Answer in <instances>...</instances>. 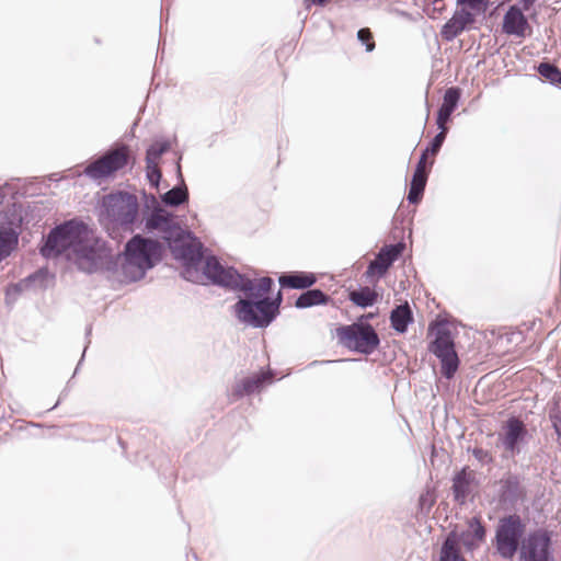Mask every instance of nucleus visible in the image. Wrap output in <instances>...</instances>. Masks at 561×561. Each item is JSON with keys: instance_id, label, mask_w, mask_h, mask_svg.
Returning <instances> with one entry per match:
<instances>
[{"instance_id": "1", "label": "nucleus", "mask_w": 561, "mask_h": 561, "mask_svg": "<svg viewBox=\"0 0 561 561\" xmlns=\"http://www.w3.org/2000/svg\"><path fill=\"white\" fill-rule=\"evenodd\" d=\"M274 285L270 276L251 278V289L241 290L240 297L231 307L234 318L245 327L265 329L279 316L283 296L280 290L276 297L268 294Z\"/></svg>"}, {"instance_id": "2", "label": "nucleus", "mask_w": 561, "mask_h": 561, "mask_svg": "<svg viewBox=\"0 0 561 561\" xmlns=\"http://www.w3.org/2000/svg\"><path fill=\"white\" fill-rule=\"evenodd\" d=\"M119 257L118 280L133 283L145 277L162 257V247L157 240L135 234L125 244L123 253H116Z\"/></svg>"}, {"instance_id": "3", "label": "nucleus", "mask_w": 561, "mask_h": 561, "mask_svg": "<svg viewBox=\"0 0 561 561\" xmlns=\"http://www.w3.org/2000/svg\"><path fill=\"white\" fill-rule=\"evenodd\" d=\"M73 262L85 274L106 273L118 278L119 257L102 238H92L89 234L75 253Z\"/></svg>"}, {"instance_id": "4", "label": "nucleus", "mask_w": 561, "mask_h": 561, "mask_svg": "<svg viewBox=\"0 0 561 561\" xmlns=\"http://www.w3.org/2000/svg\"><path fill=\"white\" fill-rule=\"evenodd\" d=\"M89 234L92 231L83 221L66 220L50 229L39 253L45 259L59 256L68 250H72L75 254Z\"/></svg>"}, {"instance_id": "5", "label": "nucleus", "mask_w": 561, "mask_h": 561, "mask_svg": "<svg viewBox=\"0 0 561 561\" xmlns=\"http://www.w3.org/2000/svg\"><path fill=\"white\" fill-rule=\"evenodd\" d=\"M101 208V215L106 220L125 230H131L138 215L139 204L135 194L117 191L103 196Z\"/></svg>"}, {"instance_id": "6", "label": "nucleus", "mask_w": 561, "mask_h": 561, "mask_svg": "<svg viewBox=\"0 0 561 561\" xmlns=\"http://www.w3.org/2000/svg\"><path fill=\"white\" fill-rule=\"evenodd\" d=\"M203 277H206L213 285L230 291L250 290L252 288V277L239 273L233 266L221 264L215 255L206 257L203 272L196 268V283H201Z\"/></svg>"}, {"instance_id": "7", "label": "nucleus", "mask_w": 561, "mask_h": 561, "mask_svg": "<svg viewBox=\"0 0 561 561\" xmlns=\"http://www.w3.org/2000/svg\"><path fill=\"white\" fill-rule=\"evenodd\" d=\"M165 242L172 255L185 264L183 276L190 280V275L194 272L192 267H197L203 259V243L192 232L182 228H176L174 236L165 237Z\"/></svg>"}, {"instance_id": "8", "label": "nucleus", "mask_w": 561, "mask_h": 561, "mask_svg": "<svg viewBox=\"0 0 561 561\" xmlns=\"http://www.w3.org/2000/svg\"><path fill=\"white\" fill-rule=\"evenodd\" d=\"M336 336L344 347L364 355H370L380 344L374 327L362 321L337 328Z\"/></svg>"}, {"instance_id": "9", "label": "nucleus", "mask_w": 561, "mask_h": 561, "mask_svg": "<svg viewBox=\"0 0 561 561\" xmlns=\"http://www.w3.org/2000/svg\"><path fill=\"white\" fill-rule=\"evenodd\" d=\"M428 351L440 360L442 375L447 379H451L459 368V358L447 322L436 323L435 339L430 344Z\"/></svg>"}, {"instance_id": "10", "label": "nucleus", "mask_w": 561, "mask_h": 561, "mask_svg": "<svg viewBox=\"0 0 561 561\" xmlns=\"http://www.w3.org/2000/svg\"><path fill=\"white\" fill-rule=\"evenodd\" d=\"M525 526L522 518L517 514H512L500 519L495 541L499 554L502 558H512L519 547L520 538L524 534Z\"/></svg>"}, {"instance_id": "11", "label": "nucleus", "mask_w": 561, "mask_h": 561, "mask_svg": "<svg viewBox=\"0 0 561 561\" xmlns=\"http://www.w3.org/2000/svg\"><path fill=\"white\" fill-rule=\"evenodd\" d=\"M128 162V149L126 146H121L116 149L106 151L96 160L88 164L82 174L90 180L100 183L101 180L114 174L122 170Z\"/></svg>"}, {"instance_id": "12", "label": "nucleus", "mask_w": 561, "mask_h": 561, "mask_svg": "<svg viewBox=\"0 0 561 561\" xmlns=\"http://www.w3.org/2000/svg\"><path fill=\"white\" fill-rule=\"evenodd\" d=\"M519 561H554L550 533L546 529L529 533L522 542Z\"/></svg>"}, {"instance_id": "13", "label": "nucleus", "mask_w": 561, "mask_h": 561, "mask_svg": "<svg viewBox=\"0 0 561 561\" xmlns=\"http://www.w3.org/2000/svg\"><path fill=\"white\" fill-rule=\"evenodd\" d=\"M145 196V208L152 209L151 214L146 219V227L149 230H161L163 232L162 238L172 237L175 234V229L181 228L178 222L174 221L172 214L161 208L154 195Z\"/></svg>"}, {"instance_id": "14", "label": "nucleus", "mask_w": 561, "mask_h": 561, "mask_svg": "<svg viewBox=\"0 0 561 561\" xmlns=\"http://www.w3.org/2000/svg\"><path fill=\"white\" fill-rule=\"evenodd\" d=\"M405 245L403 242L389 244L382 247L377 253L375 260H373L366 271L367 276H371L377 273L379 276H383L393 262L401 255Z\"/></svg>"}, {"instance_id": "15", "label": "nucleus", "mask_w": 561, "mask_h": 561, "mask_svg": "<svg viewBox=\"0 0 561 561\" xmlns=\"http://www.w3.org/2000/svg\"><path fill=\"white\" fill-rule=\"evenodd\" d=\"M504 434L501 438L503 447L515 455L520 451L519 444L523 443L528 434L526 425L516 416H511L503 427Z\"/></svg>"}, {"instance_id": "16", "label": "nucleus", "mask_w": 561, "mask_h": 561, "mask_svg": "<svg viewBox=\"0 0 561 561\" xmlns=\"http://www.w3.org/2000/svg\"><path fill=\"white\" fill-rule=\"evenodd\" d=\"M272 378L273 375L271 371H261L238 380L231 391L232 400H239L245 396H251L255 392H259L264 382L271 380Z\"/></svg>"}, {"instance_id": "17", "label": "nucleus", "mask_w": 561, "mask_h": 561, "mask_svg": "<svg viewBox=\"0 0 561 561\" xmlns=\"http://www.w3.org/2000/svg\"><path fill=\"white\" fill-rule=\"evenodd\" d=\"M524 496L520 486L519 477L516 474H507L500 481V502L503 504L514 505Z\"/></svg>"}, {"instance_id": "18", "label": "nucleus", "mask_w": 561, "mask_h": 561, "mask_svg": "<svg viewBox=\"0 0 561 561\" xmlns=\"http://www.w3.org/2000/svg\"><path fill=\"white\" fill-rule=\"evenodd\" d=\"M282 288L307 290L317 283V276L312 272H289L278 277Z\"/></svg>"}, {"instance_id": "19", "label": "nucleus", "mask_w": 561, "mask_h": 561, "mask_svg": "<svg viewBox=\"0 0 561 561\" xmlns=\"http://www.w3.org/2000/svg\"><path fill=\"white\" fill-rule=\"evenodd\" d=\"M527 27L528 21L522 10L515 5L511 7L504 14L503 32L508 35L523 37Z\"/></svg>"}, {"instance_id": "20", "label": "nucleus", "mask_w": 561, "mask_h": 561, "mask_svg": "<svg viewBox=\"0 0 561 561\" xmlns=\"http://www.w3.org/2000/svg\"><path fill=\"white\" fill-rule=\"evenodd\" d=\"M472 476L467 472L466 468L458 471L453 478L454 500L459 504H465L471 491Z\"/></svg>"}, {"instance_id": "21", "label": "nucleus", "mask_w": 561, "mask_h": 561, "mask_svg": "<svg viewBox=\"0 0 561 561\" xmlns=\"http://www.w3.org/2000/svg\"><path fill=\"white\" fill-rule=\"evenodd\" d=\"M413 320V313L408 302L397 306L390 312L391 328L398 333H405Z\"/></svg>"}, {"instance_id": "22", "label": "nucleus", "mask_w": 561, "mask_h": 561, "mask_svg": "<svg viewBox=\"0 0 561 561\" xmlns=\"http://www.w3.org/2000/svg\"><path fill=\"white\" fill-rule=\"evenodd\" d=\"M180 183L161 196L162 202L170 207H178L188 201V190L181 173V165L178 162Z\"/></svg>"}, {"instance_id": "23", "label": "nucleus", "mask_w": 561, "mask_h": 561, "mask_svg": "<svg viewBox=\"0 0 561 561\" xmlns=\"http://www.w3.org/2000/svg\"><path fill=\"white\" fill-rule=\"evenodd\" d=\"M19 234L20 232L13 227H0V263L16 249Z\"/></svg>"}, {"instance_id": "24", "label": "nucleus", "mask_w": 561, "mask_h": 561, "mask_svg": "<svg viewBox=\"0 0 561 561\" xmlns=\"http://www.w3.org/2000/svg\"><path fill=\"white\" fill-rule=\"evenodd\" d=\"M330 301V296L319 288H309L305 290L295 301L297 309H307L314 306L327 305Z\"/></svg>"}, {"instance_id": "25", "label": "nucleus", "mask_w": 561, "mask_h": 561, "mask_svg": "<svg viewBox=\"0 0 561 561\" xmlns=\"http://www.w3.org/2000/svg\"><path fill=\"white\" fill-rule=\"evenodd\" d=\"M465 31L469 30L455 10L451 18L442 26L440 36L445 42L450 43Z\"/></svg>"}, {"instance_id": "26", "label": "nucleus", "mask_w": 561, "mask_h": 561, "mask_svg": "<svg viewBox=\"0 0 561 561\" xmlns=\"http://www.w3.org/2000/svg\"><path fill=\"white\" fill-rule=\"evenodd\" d=\"M426 182L427 173L413 172L407 197L410 204L416 205L422 201Z\"/></svg>"}, {"instance_id": "27", "label": "nucleus", "mask_w": 561, "mask_h": 561, "mask_svg": "<svg viewBox=\"0 0 561 561\" xmlns=\"http://www.w3.org/2000/svg\"><path fill=\"white\" fill-rule=\"evenodd\" d=\"M348 299L357 307L368 308L376 304L378 294L368 286H365L360 287L358 290H352L348 294Z\"/></svg>"}, {"instance_id": "28", "label": "nucleus", "mask_w": 561, "mask_h": 561, "mask_svg": "<svg viewBox=\"0 0 561 561\" xmlns=\"http://www.w3.org/2000/svg\"><path fill=\"white\" fill-rule=\"evenodd\" d=\"M171 142L168 139L156 140L146 150V163H158L161 156L169 151Z\"/></svg>"}, {"instance_id": "29", "label": "nucleus", "mask_w": 561, "mask_h": 561, "mask_svg": "<svg viewBox=\"0 0 561 561\" xmlns=\"http://www.w3.org/2000/svg\"><path fill=\"white\" fill-rule=\"evenodd\" d=\"M538 73L543 77L551 84H561V70L550 62H541L537 67Z\"/></svg>"}, {"instance_id": "30", "label": "nucleus", "mask_w": 561, "mask_h": 561, "mask_svg": "<svg viewBox=\"0 0 561 561\" xmlns=\"http://www.w3.org/2000/svg\"><path fill=\"white\" fill-rule=\"evenodd\" d=\"M461 96V91L457 87H451L445 91L443 103L439 106L440 110H444L450 114L457 108L459 100Z\"/></svg>"}, {"instance_id": "31", "label": "nucleus", "mask_w": 561, "mask_h": 561, "mask_svg": "<svg viewBox=\"0 0 561 561\" xmlns=\"http://www.w3.org/2000/svg\"><path fill=\"white\" fill-rule=\"evenodd\" d=\"M549 420L558 437V444L561 448V401L554 400L549 408Z\"/></svg>"}, {"instance_id": "32", "label": "nucleus", "mask_w": 561, "mask_h": 561, "mask_svg": "<svg viewBox=\"0 0 561 561\" xmlns=\"http://www.w3.org/2000/svg\"><path fill=\"white\" fill-rule=\"evenodd\" d=\"M47 276H48L47 268H39L36 272H34L33 274H31L27 277H25L24 279H22L16 285V288L19 290H22L23 288H28L32 286L33 283H35L37 280H41V282L46 280Z\"/></svg>"}, {"instance_id": "33", "label": "nucleus", "mask_w": 561, "mask_h": 561, "mask_svg": "<svg viewBox=\"0 0 561 561\" xmlns=\"http://www.w3.org/2000/svg\"><path fill=\"white\" fill-rule=\"evenodd\" d=\"M458 5L467 7L477 13H485L489 7L488 0H457Z\"/></svg>"}, {"instance_id": "34", "label": "nucleus", "mask_w": 561, "mask_h": 561, "mask_svg": "<svg viewBox=\"0 0 561 561\" xmlns=\"http://www.w3.org/2000/svg\"><path fill=\"white\" fill-rule=\"evenodd\" d=\"M146 176L152 186H159L162 174L158 163H146Z\"/></svg>"}, {"instance_id": "35", "label": "nucleus", "mask_w": 561, "mask_h": 561, "mask_svg": "<svg viewBox=\"0 0 561 561\" xmlns=\"http://www.w3.org/2000/svg\"><path fill=\"white\" fill-rule=\"evenodd\" d=\"M456 11L461 18L467 28L470 31L472 28V25L476 23V15L478 13L462 5H460V8H457Z\"/></svg>"}, {"instance_id": "36", "label": "nucleus", "mask_w": 561, "mask_h": 561, "mask_svg": "<svg viewBox=\"0 0 561 561\" xmlns=\"http://www.w3.org/2000/svg\"><path fill=\"white\" fill-rule=\"evenodd\" d=\"M446 135L447 134L444 133V131H438L435 135V137L432 139L430 145L424 149L425 153H430L432 156L437 154L439 152L444 141H445Z\"/></svg>"}, {"instance_id": "37", "label": "nucleus", "mask_w": 561, "mask_h": 561, "mask_svg": "<svg viewBox=\"0 0 561 561\" xmlns=\"http://www.w3.org/2000/svg\"><path fill=\"white\" fill-rule=\"evenodd\" d=\"M357 39L365 45L366 51L370 53L375 49V42L369 28H360L357 32Z\"/></svg>"}, {"instance_id": "38", "label": "nucleus", "mask_w": 561, "mask_h": 561, "mask_svg": "<svg viewBox=\"0 0 561 561\" xmlns=\"http://www.w3.org/2000/svg\"><path fill=\"white\" fill-rule=\"evenodd\" d=\"M469 528L472 533V537L478 540L482 541L485 537V528L480 522L478 517H473L469 522Z\"/></svg>"}, {"instance_id": "39", "label": "nucleus", "mask_w": 561, "mask_h": 561, "mask_svg": "<svg viewBox=\"0 0 561 561\" xmlns=\"http://www.w3.org/2000/svg\"><path fill=\"white\" fill-rule=\"evenodd\" d=\"M472 456L482 465H488L493 461L491 454L483 448H473Z\"/></svg>"}, {"instance_id": "40", "label": "nucleus", "mask_w": 561, "mask_h": 561, "mask_svg": "<svg viewBox=\"0 0 561 561\" xmlns=\"http://www.w3.org/2000/svg\"><path fill=\"white\" fill-rule=\"evenodd\" d=\"M450 116H451L450 113L438 108L436 124H437L439 131H444L447 134L446 124L450 119Z\"/></svg>"}, {"instance_id": "41", "label": "nucleus", "mask_w": 561, "mask_h": 561, "mask_svg": "<svg viewBox=\"0 0 561 561\" xmlns=\"http://www.w3.org/2000/svg\"><path fill=\"white\" fill-rule=\"evenodd\" d=\"M430 153H425V150L422 151L420 159L416 163L414 172L419 173H427L426 171V159Z\"/></svg>"}, {"instance_id": "42", "label": "nucleus", "mask_w": 561, "mask_h": 561, "mask_svg": "<svg viewBox=\"0 0 561 561\" xmlns=\"http://www.w3.org/2000/svg\"><path fill=\"white\" fill-rule=\"evenodd\" d=\"M329 2H330V0H304L305 8L307 10H309L312 4H317V5H321L322 7V5H325Z\"/></svg>"}, {"instance_id": "43", "label": "nucleus", "mask_w": 561, "mask_h": 561, "mask_svg": "<svg viewBox=\"0 0 561 561\" xmlns=\"http://www.w3.org/2000/svg\"><path fill=\"white\" fill-rule=\"evenodd\" d=\"M523 2H524L525 8H527L528 5L534 4L536 2V0H523Z\"/></svg>"}, {"instance_id": "44", "label": "nucleus", "mask_w": 561, "mask_h": 561, "mask_svg": "<svg viewBox=\"0 0 561 561\" xmlns=\"http://www.w3.org/2000/svg\"><path fill=\"white\" fill-rule=\"evenodd\" d=\"M84 350H87V347ZM84 354H85V351H83L82 357L76 367L75 374L79 370V366H80L81 362L83 360Z\"/></svg>"}, {"instance_id": "45", "label": "nucleus", "mask_w": 561, "mask_h": 561, "mask_svg": "<svg viewBox=\"0 0 561 561\" xmlns=\"http://www.w3.org/2000/svg\"><path fill=\"white\" fill-rule=\"evenodd\" d=\"M60 401H61V398H59V400L56 402V404L54 407H51L50 409H48V411L54 410L57 405H59Z\"/></svg>"}, {"instance_id": "46", "label": "nucleus", "mask_w": 561, "mask_h": 561, "mask_svg": "<svg viewBox=\"0 0 561 561\" xmlns=\"http://www.w3.org/2000/svg\"><path fill=\"white\" fill-rule=\"evenodd\" d=\"M87 336L91 334V327H88L87 328V332H85Z\"/></svg>"}, {"instance_id": "47", "label": "nucleus", "mask_w": 561, "mask_h": 561, "mask_svg": "<svg viewBox=\"0 0 561 561\" xmlns=\"http://www.w3.org/2000/svg\"><path fill=\"white\" fill-rule=\"evenodd\" d=\"M463 543H465V546H467V547H470V546L472 545V542H470V541H468V540H465V541H463Z\"/></svg>"}, {"instance_id": "48", "label": "nucleus", "mask_w": 561, "mask_h": 561, "mask_svg": "<svg viewBox=\"0 0 561 561\" xmlns=\"http://www.w3.org/2000/svg\"><path fill=\"white\" fill-rule=\"evenodd\" d=\"M364 318H365V319H371V318H373V314L365 316Z\"/></svg>"}, {"instance_id": "49", "label": "nucleus", "mask_w": 561, "mask_h": 561, "mask_svg": "<svg viewBox=\"0 0 561 561\" xmlns=\"http://www.w3.org/2000/svg\"><path fill=\"white\" fill-rule=\"evenodd\" d=\"M423 500H424V496H423V495H422V496H420V502H421V503L423 502Z\"/></svg>"}]
</instances>
